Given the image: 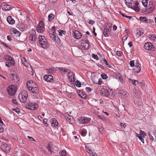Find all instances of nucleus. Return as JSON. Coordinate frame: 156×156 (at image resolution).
Masks as SVG:
<instances>
[{
    "label": "nucleus",
    "mask_w": 156,
    "mask_h": 156,
    "mask_svg": "<svg viewBox=\"0 0 156 156\" xmlns=\"http://www.w3.org/2000/svg\"><path fill=\"white\" fill-rule=\"evenodd\" d=\"M73 34L74 37L77 39L80 38L82 37L81 33L78 31L75 30L73 32Z\"/></svg>",
    "instance_id": "2eb2a0df"
},
{
    "label": "nucleus",
    "mask_w": 156,
    "mask_h": 156,
    "mask_svg": "<svg viewBox=\"0 0 156 156\" xmlns=\"http://www.w3.org/2000/svg\"><path fill=\"white\" fill-rule=\"evenodd\" d=\"M66 119L67 121H68L69 122H71V118L70 117H66Z\"/></svg>",
    "instance_id": "e2e57ef3"
},
{
    "label": "nucleus",
    "mask_w": 156,
    "mask_h": 156,
    "mask_svg": "<svg viewBox=\"0 0 156 156\" xmlns=\"http://www.w3.org/2000/svg\"><path fill=\"white\" fill-rule=\"evenodd\" d=\"M129 65L131 67H133L134 66L135 64L134 61H131L129 62Z\"/></svg>",
    "instance_id": "864d4df0"
},
{
    "label": "nucleus",
    "mask_w": 156,
    "mask_h": 156,
    "mask_svg": "<svg viewBox=\"0 0 156 156\" xmlns=\"http://www.w3.org/2000/svg\"><path fill=\"white\" fill-rule=\"evenodd\" d=\"M4 59L7 62L5 63V66L7 67H9L11 65L14 66L15 64L14 59L10 56L6 55L4 57Z\"/></svg>",
    "instance_id": "7ed1b4c3"
},
{
    "label": "nucleus",
    "mask_w": 156,
    "mask_h": 156,
    "mask_svg": "<svg viewBox=\"0 0 156 156\" xmlns=\"http://www.w3.org/2000/svg\"><path fill=\"white\" fill-rule=\"evenodd\" d=\"M11 75L13 76V79L15 82H16L19 81V78L15 72L12 71L11 74Z\"/></svg>",
    "instance_id": "4be33fe9"
},
{
    "label": "nucleus",
    "mask_w": 156,
    "mask_h": 156,
    "mask_svg": "<svg viewBox=\"0 0 156 156\" xmlns=\"http://www.w3.org/2000/svg\"><path fill=\"white\" fill-rule=\"evenodd\" d=\"M37 30L39 33H42L44 30V24L43 22L40 21L38 24V27H37Z\"/></svg>",
    "instance_id": "423d86ee"
},
{
    "label": "nucleus",
    "mask_w": 156,
    "mask_h": 156,
    "mask_svg": "<svg viewBox=\"0 0 156 156\" xmlns=\"http://www.w3.org/2000/svg\"><path fill=\"white\" fill-rule=\"evenodd\" d=\"M12 110L17 113H19L20 112V109L19 108H12Z\"/></svg>",
    "instance_id": "c03bdc74"
},
{
    "label": "nucleus",
    "mask_w": 156,
    "mask_h": 156,
    "mask_svg": "<svg viewBox=\"0 0 156 156\" xmlns=\"http://www.w3.org/2000/svg\"><path fill=\"white\" fill-rule=\"evenodd\" d=\"M68 77L69 80L72 82L74 81V79L73 76V73L70 72V70L68 71Z\"/></svg>",
    "instance_id": "aec40b11"
},
{
    "label": "nucleus",
    "mask_w": 156,
    "mask_h": 156,
    "mask_svg": "<svg viewBox=\"0 0 156 156\" xmlns=\"http://www.w3.org/2000/svg\"><path fill=\"white\" fill-rule=\"evenodd\" d=\"M142 3L144 6H147L148 3L147 0H143L142 1Z\"/></svg>",
    "instance_id": "ea45409f"
},
{
    "label": "nucleus",
    "mask_w": 156,
    "mask_h": 156,
    "mask_svg": "<svg viewBox=\"0 0 156 156\" xmlns=\"http://www.w3.org/2000/svg\"><path fill=\"white\" fill-rule=\"evenodd\" d=\"M144 48L147 50L154 51L155 49L154 47L153 44L151 43L146 42L144 44Z\"/></svg>",
    "instance_id": "0eeeda50"
},
{
    "label": "nucleus",
    "mask_w": 156,
    "mask_h": 156,
    "mask_svg": "<svg viewBox=\"0 0 156 156\" xmlns=\"http://www.w3.org/2000/svg\"><path fill=\"white\" fill-rule=\"evenodd\" d=\"M12 102L15 105H17V102L16 99L13 98L12 100Z\"/></svg>",
    "instance_id": "052dcab7"
},
{
    "label": "nucleus",
    "mask_w": 156,
    "mask_h": 156,
    "mask_svg": "<svg viewBox=\"0 0 156 156\" xmlns=\"http://www.w3.org/2000/svg\"><path fill=\"white\" fill-rule=\"evenodd\" d=\"M136 34L139 37H140L144 33L143 32L141 31L140 30H137Z\"/></svg>",
    "instance_id": "37998d69"
},
{
    "label": "nucleus",
    "mask_w": 156,
    "mask_h": 156,
    "mask_svg": "<svg viewBox=\"0 0 156 156\" xmlns=\"http://www.w3.org/2000/svg\"><path fill=\"white\" fill-rule=\"evenodd\" d=\"M92 57L95 59H96V60H98V56L96 55H95L94 54H92Z\"/></svg>",
    "instance_id": "4d7b16f0"
},
{
    "label": "nucleus",
    "mask_w": 156,
    "mask_h": 156,
    "mask_svg": "<svg viewBox=\"0 0 156 156\" xmlns=\"http://www.w3.org/2000/svg\"><path fill=\"white\" fill-rule=\"evenodd\" d=\"M13 31L14 34H17V35H19L20 34V32L19 31L14 28L13 29Z\"/></svg>",
    "instance_id": "4c0bfd02"
},
{
    "label": "nucleus",
    "mask_w": 156,
    "mask_h": 156,
    "mask_svg": "<svg viewBox=\"0 0 156 156\" xmlns=\"http://www.w3.org/2000/svg\"><path fill=\"white\" fill-rule=\"evenodd\" d=\"M43 79L44 80L48 82H53L54 81L53 77L51 75H45Z\"/></svg>",
    "instance_id": "9b49d317"
},
{
    "label": "nucleus",
    "mask_w": 156,
    "mask_h": 156,
    "mask_svg": "<svg viewBox=\"0 0 156 156\" xmlns=\"http://www.w3.org/2000/svg\"><path fill=\"white\" fill-rule=\"evenodd\" d=\"M54 15L52 13L50 14L48 16V19L49 21H51L54 18Z\"/></svg>",
    "instance_id": "473e14b6"
},
{
    "label": "nucleus",
    "mask_w": 156,
    "mask_h": 156,
    "mask_svg": "<svg viewBox=\"0 0 156 156\" xmlns=\"http://www.w3.org/2000/svg\"><path fill=\"white\" fill-rule=\"evenodd\" d=\"M17 90L16 86L12 85L9 86L7 89V91L9 94L13 96L16 93Z\"/></svg>",
    "instance_id": "39448f33"
},
{
    "label": "nucleus",
    "mask_w": 156,
    "mask_h": 156,
    "mask_svg": "<svg viewBox=\"0 0 156 156\" xmlns=\"http://www.w3.org/2000/svg\"><path fill=\"white\" fill-rule=\"evenodd\" d=\"M81 45L85 49H88L90 47V45L87 42L86 40H85V42H81Z\"/></svg>",
    "instance_id": "6ab92c4d"
},
{
    "label": "nucleus",
    "mask_w": 156,
    "mask_h": 156,
    "mask_svg": "<svg viewBox=\"0 0 156 156\" xmlns=\"http://www.w3.org/2000/svg\"><path fill=\"white\" fill-rule=\"evenodd\" d=\"M102 78L104 79H106L108 77L107 75L105 73H103L101 75Z\"/></svg>",
    "instance_id": "49530a36"
},
{
    "label": "nucleus",
    "mask_w": 156,
    "mask_h": 156,
    "mask_svg": "<svg viewBox=\"0 0 156 156\" xmlns=\"http://www.w3.org/2000/svg\"><path fill=\"white\" fill-rule=\"evenodd\" d=\"M18 97L20 101L24 103L27 101L28 97L27 92L25 90H22L19 93Z\"/></svg>",
    "instance_id": "f03ea898"
},
{
    "label": "nucleus",
    "mask_w": 156,
    "mask_h": 156,
    "mask_svg": "<svg viewBox=\"0 0 156 156\" xmlns=\"http://www.w3.org/2000/svg\"><path fill=\"white\" fill-rule=\"evenodd\" d=\"M102 60L103 61L104 63L105 64L107 67L109 68H111L112 66L108 63L105 58H103L102 59Z\"/></svg>",
    "instance_id": "7c9ffc66"
},
{
    "label": "nucleus",
    "mask_w": 156,
    "mask_h": 156,
    "mask_svg": "<svg viewBox=\"0 0 156 156\" xmlns=\"http://www.w3.org/2000/svg\"><path fill=\"white\" fill-rule=\"evenodd\" d=\"M63 31L62 30H59L58 31V32L59 33V35L60 36H62V34L63 33Z\"/></svg>",
    "instance_id": "680f3d73"
},
{
    "label": "nucleus",
    "mask_w": 156,
    "mask_h": 156,
    "mask_svg": "<svg viewBox=\"0 0 156 156\" xmlns=\"http://www.w3.org/2000/svg\"><path fill=\"white\" fill-rule=\"evenodd\" d=\"M140 20L143 21H144L146 22L147 21V19L146 17H145L141 16L140 17Z\"/></svg>",
    "instance_id": "de8ad7c7"
},
{
    "label": "nucleus",
    "mask_w": 156,
    "mask_h": 156,
    "mask_svg": "<svg viewBox=\"0 0 156 156\" xmlns=\"http://www.w3.org/2000/svg\"><path fill=\"white\" fill-rule=\"evenodd\" d=\"M92 154H90V156H97V154L95 152L92 153Z\"/></svg>",
    "instance_id": "774afa93"
},
{
    "label": "nucleus",
    "mask_w": 156,
    "mask_h": 156,
    "mask_svg": "<svg viewBox=\"0 0 156 156\" xmlns=\"http://www.w3.org/2000/svg\"><path fill=\"white\" fill-rule=\"evenodd\" d=\"M49 35L51 38L58 44L60 42V40L58 37L57 34L55 33V27L53 26L51 29H50L48 31Z\"/></svg>",
    "instance_id": "f257e3e1"
},
{
    "label": "nucleus",
    "mask_w": 156,
    "mask_h": 156,
    "mask_svg": "<svg viewBox=\"0 0 156 156\" xmlns=\"http://www.w3.org/2000/svg\"><path fill=\"white\" fill-rule=\"evenodd\" d=\"M87 22H88V23H89V24H93L95 23V22L93 20H88Z\"/></svg>",
    "instance_id": "6e6d98bb"
},
{
    "label": "nucleus",
    "mask_w": 156,
    "mask_h": 156,
    "mask_svg": "<svg viewBox=\"0 0 156 156\" xmlns=\"http://www.w3.org/2000/svg\"><path fill=\"white\" fill-rule=\"evenodd\" d=\"M91 120V119L87 117H81L79 119L81 124H84L89 123Z\"/></svg>",
    "instance_id": "6e6552de"
},
{
    "label": "nucleus",
    "mask_w": 156,
    "mask_h": 156,
    "mask_svg": "<svg viewBox=\"0 0 156 156\" xmlns=\"http://www.w3.org/2000/svg\"><path fill=\"white\" fill-rule=\"evenodd\" d=\"M38 90L39 88L37 87H34V86L32 87V88L30 89V90H29L31 91V92L34 95H35L39 93Z\"/></svg>",
    "instance_id": "a211bd4d"
},
{
    "label": "nucleus",
    "mask_w": 156,
    "mask_h": 156,
    "mask_svg": "<svg viewBox=\"0 0 156 156\" xmlns=\"http://www.w3.org/2000/svg\"><path fill=\"white\" fill-rule=\"evenodd\" d=\"M139 4V3L138 2H136L135 3H133L131 8L134 9L136 12H138L140 10V9L138 7Z\"/></svg>",
    "instance_id": "dca6fc26"
},
{
    "label": "nucleus",
    "mask_w": 156,
    "mask_h": 156,
    "mask_svg": "<svg viewBox=\"0 0 156 156\" xmlns=\"http://www.w3.org/2000/svg\"><path fill=\"white\" fill-rule=\"evenodd\" d=\"M22 63L24 65H25V64L26 62V59L25 58H23L22 59Z\"/></svg>",
    "instance_id": "bf43d9fd"
},
{
    "label": "nucleus",
    "mask_w": 156,
    "mask_h": 156,
    "mask_svg": "<svg viewBox=\"0 0 156 156\" xmlns=\"http://www.w3.org/2000/svg\"><path fill=\"white\" fill-rule=\"evenodd\" d=\"M109 31V29L108 28H107V27H105L103 31V34L105 37H107L108 36V33Z\"/></svg>",
    "instance_id": "5701e85b"
},
{
    "label": "nucleus",
    "mask_w": 156,
    "mask_h": 156,
    "mask_svg": "<svg viewBox=\"0 0 156 156\" xmlns=\"http://www.w3.org/2000/svg\"><path fill=\"white\" fill-rule=\"evenodd\" d=\"M99 131L101 132L102 133L103 132V130H104V128L103 127L101 126H99Z\"/></svg>",
    "instance_id": "603ef678"
},
{
    "label": "nucleus",
    "mask_w": 156,
    "mask_h": 156,
    "mask_svg": "<svg viewBox=\"0 0 156 156\" xmlns=\"http://www.w3.org/2000/svg\"><path fill=\"white\" fill-rule=\"evenodd\" d=\"M85 149L87 152L89 153L90 155V154H92V153L95 152L92 151L91 149V147L89 146H86L85 147Z\"/></svg>",
    "instance_id": "b1692460"
},
{
    "label": "nucleus",
    "mask_w": 156,
    "mask_h": 156,
    "mask_svg": "<svg viewBox=\"0 0 156 156\" xmlns=\"http://www.w3.org/2000/svg\"><path fill=\"white\" fill-rule=\"evenodd\" d=\"M116 78L118 79L122 83L125 82L124 80L123 79V77H122L121 75L118 73H115Z\"/></svg>",
    "instance_id": "f3484780"
},
{
    "label": "nucleus",
    "mask_w": 156,
    "mask_h": 156,
    "mask_svg": "<svg viewBox=\"0 0 156 156\" xmlns=\"http://www.w3.org/2000/svg\"><path fill=\"white\" fill-rule=\"evenodd\" d=\"M116 54L118 56H121L122 54V52L121 51H118L116 52Z\"/></svg>",
    "instance_id": "8fccbe9b"
},
{
    "label": "nucleus",
    "mask_w": 156,
    "mask_h": 156,
    "mask_svg": "<svg viewBox=\"0 0 156 156\" xmlns=\"http://www.w3.org/2000/svg\"><path fill=\"white\" fill-rule=\"evenodd\" d=\"M56 71V70L54 67H52L50 69H47V72L49 74L52 73L53 72L54 73Z\"/></svg>",
    "instance_id": "cd10ccee"
},
{
    "label": "nucleus",
    "mask_w": 156,
    "mask_h": 156,
    "mask_svg": "<svg viewBox=\"0 0 156 156\" xmlns=\"http://www.w3.org/2000/svg\"><path fill=\"white\" fill-rule=\"evenodd\" d=\"M59 155L60 156H66V151H61Z\"/></svg>",
    "instance_id": "c9c22d12"
},
{
    "label": "nucleus",
    "mask_w": 156,
    "mask_h": 156,
    "mask_svg": "<svg viewBox=\"0 0 156 156\" xmlns=\"http://www.w3.org/2000/svg\"><path fill=\"white\" fill-rule=\"evenodd\" d=\"M140 86L142 88H144L145 87V84L144 83L141 82L140 83Z\"/></svg>",
    "instance_id": "13d9d810"
},
{
    "label": "nucleus",
    "mask_w": 156,
    "mask_h": 156,
    "mask_svg": "<svg viewBox=\"0 0 156 156\" xmlns=\"http://www.w3.org/2000/svg\"><path fill=\"white\" fill-rule=\"evenodd\" d=\"M134 67H139V68H141V65L138 63V62H136L135 63V65H134Z\"/></svg>",
    "instance_id": "09e8293b"
},
{
    "label": "nucleus",
    "mask_w": 156,
    "mask_h": 156,
    "mask_svg": "<svg viewBox=\"0 0 156 156\" xmlns=\"http://www.w3.org/2000/svg\"><path fill=\"white\" fill-rule=\"evenodd\" d=\"M140 136H143V137H144L146 135L145 133L141 130H140Z\"/></svg>",
    "instance_id": "58836bf2"
},
{
    "label": "nucleus",
    "mask_w": 156,
    "mask_h": 156,
    "mask_svg": "<svg viewBox=\"0 0 156 156\" xmlns=\"http://www.w3.org/2000/svg\"><path fill=\"white\" fill-rule=\"evenodd\" d=\"M11 6L8 4H6L3 6L2 9L4 10H9L11 9Z\"/></svg>",
    "instance_id": "bb28decb"
},
{
    "label": "nucleus",
    "mask_w": 156,
    "mask_h": 156,
    "mask_svg": "<svg viewBox=\"0 0 156 156\" xmlns=\"http://www.w3.org/2000/svg\"><path fill=\"white\" fill-rule=\"evenodd\" d=\"M60 71L62 73L67 72L69 71V70L65 68L60 67L58 68Z\"/></svg>",
    "instance_id": "2f4dec72"
},
{
    "label": "nucleus",
    "mask_w": 156,
    "mask_h": 156,
    "mask_svg": "<svg viewBox=\"0 0 156 156\" xmlns=\"http://www.w3.org/2000/svg\"><path fill=\"white\" fill-rule=\"evenodd\" d=\"M154 7L155 5L152 3L149 4L148 6V9H147L146 12H147V13H151L154 10Z\"/></svg>",
    "instance_id": "ddd939ff"
},
{
    "label": "nucleus",
    "mask_w": 156,
    "mask_h": 156,
    "mask_svg": "<svg viewBox=\"0 0 156 156\" xmlns=\"http://www.w3.org/2000/svg\"><path fill=\"white\" fill-rule=\"evenodd\" d=\"M58 125V123L57 121L55 119L53 118L52 122L51 123V126L53 127H56Z\"/></svg>",
    "instance_id": "412c9836"
},
{
    "label": "nucleus",
    "mask_w": 156,
    "mask_h": 156,
    "mask_svg": "<svg viewBox=\"0 0 156 156\" xmlns=\"http://www.w3.org/2000/svg\"><path fill=\"white\" fill-rule=\"evenodd\" d=\"M118 93L120 96L123 98L126 97L127 96L126 92L124 91L123 90L119 91Z\"/></svg>",
    "instance_id": "393cba45"
},
{
    "label": "nucleus",
    "mask_w": 156,
    "mask_h": 156,
    "mask_svg": "<svg viewBox=\"0 0 156 156\" xmlns=\"http://www.w3.org/2000/svg\"><path fill=\"white\" fill-rule=\"evenodd\" d=\"M86 134V129L83 130L81 131V135L82 136H85Z\"/></svg>",
    "instance_id": "79ce46f5"
},
{
    "label": "nucleus",
    "mask_w": 156,
    "mask_h": 156,
    "mask_svg": "<svg viewBox=\"0 0 156 156\" xmlns=\"http://www.w3.org/2000/svg\"><path fill=\"white\" fill-rule=\"evenodd\" d=\"M120 13L123 17L127 18L130 20L132 18V17L131 16H128L125 15L124 14L122 13Z\"/></svg>",
    "instance_id": "3c124183"
},
{
    "label": "nucleus",
    "mask_w": 156,
    "mask_h": 156,
    "mask_svg": "<svg viewBox=\"0 0 156 156\" xmlns=\"http://www.w3.org/2000/svg\"><path fill=\"white\" fill-rule=\"evenodd\" d=\"M7 20L8 23L11 24H13L15 22V20L12 18L11 16H9L7 17Z\"/></svg>",
    "instance_id": "a878e982"
},
{
    "label": "nucleus",
    "mask_w": 156,
    "mask_h": 156,
    "mask_svg": "<svg viewBox=\"0 0 156 156\" xmlns=\"http://www.w3.org/2000/svg\"><path fill=\"white\" fill-rule=\"evenodd\" d=\"M47 149L48 150L49 152H51V147L49 146V144H48V147H47Z\"/></svg>",
    "instance_id": "0e129e2a"
},
{
    "label": "nucleus",
    "mask_w": 156,
    "mask_h": 156,
    "mask_svg": "<svg viewBox=\"0 0 156 156\" xmlns=\"http://www.w3.org/2000/svg\"><path fill=\"white\" fill-rule=\"evenodd\" d=\"M38 38L39 43L43 48H45L48 47V43L44 36H40Z\"/></svg>",
    "instance_id": "20e7f679"
},
{
    "label": "nucleus",
    "mask_w": 156,
    "mask_h": 156,
    "mask_svg": "<svg viewBox=\"0 0 156 156\" xmlns=\"http://www.w3.org/2000/svg\"><path fill=\"white\" fill-rule=\"evenodd\" d=\"M1 147L2 149L5 152L7 153L9 152V147L6 143H2L1 145Z\"/></svg>",
    "instance_id": "f8f14e48"
},
{
    "label": "nucleus",
    "mask_w": 156,
    "mask_h": 156,
    "mask_svg": "<svg viewBox=\"0 0 156 156\" xmlns=\"http://www.w3.org/2000/svg\"><path fill=\"white\" fill-rule=\"evenodd\" d=\"M47 122V119H44L43 120V123L44 124V125L46 126H48Z\"/></svg>",
    "instance_id": "5fc2aeb1"
},
{
    "label": "nucleus",
    "mask_w": 156,
    "mask_h": 156,
    "mask_svg": "<svg viewBox=\"0 0 156 156\" xmlns=\"http://www.w3.org/2000/svg\"><path fill=\"white\" fill-rule=\"evenodd\" d=\"M36 83L33 82V81L30 80L28 81L27 83V88L29 90H30V89L35 85Z\"/></svg>",
    "instance_id": "4468645a"
},
{
    "label": "nucleus",
    "mask_w": 156,
    "mask_h": 156,
    "mask_svg": "<svg viewBox=\"0 0 156 156\" xmlns=\"http://www.w3.org/2000/svg\"><path fill=\"white\" fill-rule=\"evenodd\" d=\"M80 97L83 99L87 98V96L86 94H84L82 92L81 94H79Z\"/></svg>",
    "instance_id": "a19ab883"
},
{
    "label": "nucleus",
    "mask_w": 156,
    "mask_h": 156,
    "mask_svg": "<svg viewBox=\"0 0 156 156\" xmlns=\"http://www.w3.org/2000/svg\"><path fill=\"white\" fill-rule=\"evenodd\" d=\"M27 137L30 139L31 141H35L34 139L32 137L29 136H27Z\"/></svg>",
    "instance_id": "69168bd1"
},
{
    "label": "nucleus",
    "mask_w": 156,
    "mask_h": 156,
    "mask_svg": "<svg viewBox=\"0 0 156 156\" xmlns=\"http://www.w3.org/2000/svg\"><path fill=\"white\" fill-rule=\"evenodd\" d=\"M36 32L35 30H32L30 32V34L29 37V39L30 40L33 41H35L37 38L36 36L35 35Z\"/></svg>",
    "instance_id": "1a4fd4ad"
},
{
    "label": "nucleus",
    "mask_w": 156,
    "mask_h": 156,
    "mask_svg": "<svg viewBox=\"0 0 156 156\" xmlns=\"http://www.w3.org/2000/svg\"><path fill=\"white\" fill-rule=\"evenodd\" d=\"M141 69V68L134 67V68L133 69V73H138L140 72Z\"/></svg>",
    "instance_id": "c756f323"
},
{
    "label": "nucleus",
    "mask_w": 156,
    "mask_h": 156,
    "mask_svg": "<svg viewBox=\"0 0 156 156\" xmlns=\"http://www.w3.org/2000/svg\"><path fill=\"white\" fill-rule=\"evenodd\" d=\"M27 106L28 108L32 110H36L38 107L37 104L34 103H30Z\"/></svg>",
    "instance_id": "9d476101"
},
{
    "label": "nucleus",
    "mask_w": 156,
    "mask_h": 156,
    "mask_svg": "<svg viewBox=\"0 0 156 156\" xmlns=\"http://www.w3.org/2000/svg\"><path fill=\"white\" fill-rule=\"evenodd\" d=\"M128 80L129 81H130L135 86H136V83H139L138 81L137 80H132L130 78H129Z\"/></svg>",
    "instance_id": "72a5a7b5"
},
{
    "label": "nucleus",
    "mask_w": 156,
    "mask_h": 156,
    "mask_svg": "<svg viewBox=\"0 0 156 156\" xmlns=\"http://www.w3.org/2000/svg\"><path fill=\"white\" fill-rule=\"evenodd\" d=\"M76 86L78 87H80L81 85V83L78 80H77L76 81Z\"/></svg>",
    "instance_id": "a18cd8bd"
},
{
    "label": "nucleus",
    "mask_w": 156,
    "mask_h": 156,
    "mask_svg": "<svg viewBox=\"0 0 156 156\" xmlns=\"http://www.w3.org/2000/svg\"><path fill=\"white\" fill-rule=\"evenodd\" d=\"M120 125L122 127H123L124 128H125V127L126 126V125H125V124L122 123H121Z\"/></svg>",
    "instance_id": "338daca9"
},
{
    "label": "nucleus",
    "mask_w": 156,
    "mask_h": 156,
    "mask_svg": "<svg viewBox=\"0 0 156 156\" xmlns=\"http://www.w3.org/2000/svg\"><path fill=\"white\" fill-rule=\"evenodd\" d=\"M149 37L150 39L151 40H153L154 41H155L156 39V37L155 35L153 36V34L150 35Z\"/></svg>",
    "instance_id": "e433bc0d"
},
{
    "label": "nucleus",
    "mask_w": 156,
    "mask_h": 156,
    "mask_svg": "<svg viewBox=\"0 0 156 156\" xmlns=\"http://www.w3.org/2000/svg\"><path fill=\"white\" fill-rule=\"evenodd\" d=\"M101 78H100L99 79H97V80L98 81H95L94 80H93V83L94 84H98V85H101Z\"/></svg>",
    "instance_id": "f704fd0d"
},
{
    "label": "nucleus",
    "mask_w": 156,
    "mask_h": 156,
    "mask_svg": "<svg viewBox=\"0 0 156 156\" xmlns=\"http://www.w3.org/2000/svg\"><path fill=\"white\" fill-rule=\"evenodd\" d=\"M125 2L126 5L128 6H132L133 3H132V0H125Z\"/></svg>",
    "instance_id": "c85d7f7f"
}]
</instances>
